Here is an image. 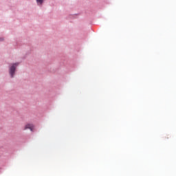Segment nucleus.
Masks as SVG:
<instances>
[{
    "label": "nucleus",
    "instance_id": "f257e3e1",
    "mask_svg": "<svg viewBox=\"0 0 176 176\" xmlns=\"http://www.w3.org/2000/svg\"><path fill=\"white\" fill-rule=\"evenodd\" d=\"M19 65V63H14L10 68V74L11 75V78H13L14 76V72L16 71V67Z\"/></svg>",
    "mask_w": 176,
    "mask_h": 176
},
{
    "label": "nucleus",
    "instance_id": "f03ea898",
    "mask_svg": "<svg viewBox=\"0 0 176 176\" xmlns=\"http://www.w3.org/2000/svg\"><path fill=\"white\" fill-rule=\"evenodd\" d=\"M30 129L31 131H34V124H27L25 126V128L23 129V130H27V129Z\"/></svg>",
    "mask_w": 176,
    "mask_h": 176
},
{
    "label": "nucleus",
    "instance_id": "7ed1b4c3",
    "mask_svg": "<svg viewBox=\"0 0 176 176\" xmlns=\"http://www.w3.org/2000/svg\"><path fill=\"white\" fill-rule=\"evenodd\" d=\"M38 5H42L43 3V0H36Z\"/></svg>",
    "mask_w": 176,
    "mask_h": 176
}]
</instances>
